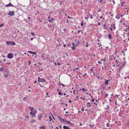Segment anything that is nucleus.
I'll list each match as a JSON object with an SVG mask.
<instances>
[{
  "mask_svg": "<svg viewBox=\"0 0 129 129\" xmlns=\"http://www.w3.org/2000/svg\"><path fill=\"white\" fill-rule=\"evenodd\" d=\"M116 18L117 19H119L120 18V17H119V15L118 13L116 15Z\"/></svg>",
  "mask_w": 129,
  "mask_h": 129,
  "instance_id": "obj_8",
  "label": "nucleus"
},
{
  "mask_svg": "<svg viewBox=\"0 0 129 129\" xmlns=\"http://www.w3.org/2000/svg\"><path fill=\"white\" fill-rule=\"evenodd\" d=\"M70 45V43L68 44V45H67V46H69Z\"/></svg>",
  "mask_w": 129,
  "mask_h": 129,
  "instance_id": "obj_49",
  "label": "nucleus"
},
{
  "mask_svg": "<svg viewBox=\"0 0 129 129\" xmlns=\"http://www.w3.org/2000/svg\"><path fill=\"white\" fill-rule=\"evenodd\" d=\"M81 110L82 111H84V109L83 108H82L81 109Z\"/></svg>",
  "mask_w": 129,
  "mask_h": 129,
  "instance_id": "obj_29",
  "label": "nucleus"
},
{
  "mask_svg": "<svg viewBox=\"0 0 129 129\" xmlns=\"http://www.w3.org/2000/svg\"><path fill=\"white\" fill-rule=\"evenodd\" d=\"M58 94L59 95H63L62 93H61V92H58Z\"/></svg>",
  "mask_w": 129,
  "mask_h": 129,
  "instance_id": "obj_22",
  "label": "nucleus"
},
{
  "mask_svg": "<svg viewBox=\"0 0 129 129\" xmlns=\"http://www.w3.org/2000/svg\"><path fill=\"white\" fill-rule=\"evenodd\" d=\"M49 118L50 119V121H52V118H51V116H50L49 117Z\"/></svg>",
  "mask_w": 129,
  "mask_h": 129,
  "instance_id": "obj_24",
  "label": "nucleus"
},
{
  "mask_svg": "<svg viewBox=\"0 0 129 129\" xmlns=\"http://www.w3.org/2000/svg\"><path fill=\"white\" fill-rule=\"evenodd\" d=\"M61 85H62L63 86H65V85H64L63 84H61Z\"/></svg>",
  "mask_w": 129,
  "mask_h": 129,
  "instance_id": "obj_41",
  "label": "nucleus"
},
{
  "mask_svg": "<svg viewBox=\"0 0 129 129\" xmlns=\"http://www.w3.org/2000/svg\"><path fill=\"white\" fill-rule=\"evenodd\" d=\"M57 117L58 119H59L60 121L62 122H64V123H66V120L62 118L60 116H57Z\"/></svg>",
  "mask_w": 129,
  "mask_h": 129,
  "instance_id": "obj_2",
  "label": "nucleus"
},
{
  "mask_svg": "<svg viewBox=\"0 0 129 129\" xmlns=\"http://www.w3.org/2000/svg\"><path fill=\"white\" fill-rule=\"evenodd\" d=\"M101 25V23L100 22H99L98 23V25Z\"/></svg>",
  "mask_w": 129,
  "mask_h": 129,
  "instance_id": "obj_48",
  "label": "nucleus"
},
{
  "mask_svg": "<svg viewBox=\"0 0 129 129\" xmlns=\"http://www.w3.org/2000/svg\"><path fill=\"white\" fill-rule=\"evenodd\" d=\"M42 129H45V127L44 126L42 127Z\"/></svg>",
  "mask_w": 129,
  "mask_h": 129,
  "instance_id": "obj_35",
  "label": "nucleus"
},
{
  "mask_svg": "<svg viewBox=\"0 0 129 129\" xmlns=\"http://www.w3.org/2000/svg\"><path fill=\"white\" fill-rule=\"evenodd\" d=\"M106 125L107 127H109L110 126V124L109 123H107Z\"/></svg>",
  "mask_w": 129,
  "mask_h": 129,
  "instance_id": "obj_20",
  "label": "nucleus"
},
{
  "mask_svg": "<svg viewBox=\"0 0 129 129\" xmlns=\"http://www.w3.org/2000/svg\"><path fill=\"white\" fill-rule=\"evenodd\" d=\"M14 11L11 12L10 11L8 13V14L9 15L11 16H12L14 15Z\"/></svg>",
  "mask_w": 129,
  "mask_h": 129,
  "instance_id": "obj_6",
  "label": "nucleus"
},
{
  "mask_svg": "<svg viewBox=\"0 0 129 129\" xmlns=\"http://www.w3.org/2000/svg\"><path fill=\"white\" fill-rule=\"evenodd\" d=\"M38 79V82H42V83H44L46 81L45 79L43 78H41L40 77H39Z\"/></svg>",
  "mask_w": 129,
  "mask_h": 129,
  "instance_id": "obj_3",
  "label": "nucleus"
},
{
  "mask_svg": "<svg viewBox=\"0 0 129 129\" xmlns=\"http://www.w3.org/2000/svg\"><path fill=\"white\" fill-rule=\"evenodd\" d=\"M3 24H1L0 25V27H2V26H3Z\"/></svg>",
  "mask_w": 129,
  "mask_h": 129,
  "instance_id": "obj_42",
  "label": "nucleus"
},
{
  "mask_svg": "<svg viewBox=\"0 0 129 129\" xmlns=\"http://www.w3.org/2000/svg\"><path fill=\"white\" fill-rule=\"evenodd\" d=\"M7 63L9 64H10L11 63V62H9L8 63Z\"/></svg>",
  "mask_w": 129,
  "mask_h": 129,
  "instance_id": "obj_57",
  "label": "nucleus"
},
{
  "mask_svg": "<svg viewBox=\"0 0 129 129\" xmlns=\"http://www.w3.org/2000/svg\"><path fill=\"white\" fill-rule=\"evenodd\" d=\"M29 108L30 109V110H31V108H31L30 106H29Z\"/></svg>",
  "mask_w": 129,
  "mask_h": 129,
  "instance_id": "obj_56",
  "label": "nucleus"
},
{
  "mask_svg": "<svg viewBox=\"0 0 129 129\" xmlns=\"http://www.w3.org/2000/svg\"><path fill=\"white\" fill-rule=\"evenodd\" d=\"M106 81V82L105 83L106 84V85H108V82L109 81H110V80H105Z\"/></svg>",
  "mask_w": 129,
  "mask_h": 129,
  "instance_id": "obj_15",
  "label": "nucleus"
},
{
  "mask_svg": "<svg viewBox=\"0 0 129 129\" xmlns=\"http://www.w3.org/2000/svg\"><path fill=\"white\" fill-rule=\"evenodd\" d=\"M33 39V38H31L30 39V40L32 41Z\"/></svg>",
  "mask_w": 129,
  "mask_h": 129,
  "instance_id": "obj_53",
  "label": "nucleus"
},
{
  "mask_svg": "<svg viewBox=\"0 0 129 129\" xmlns=\"http://www.w3.org/2000/svg\"><path fill=\"white\" fill-rule=\"evenodd\" d=\"M78 43H79L78 40H76L75 41V43H76V44H77Z\"/></svg>",
  "mask_w": 129,
  "mask_h": 129,
  "instance_id": "obj_18",
  "label": "nucleus"
},
{
  "mask_svg": "<svg viewBox=\"0 0 129 129\" xmlns=\"http://www.w3.org/2000/svg\"><path fill=\"white\" fill-rule=\"evenodd\" d=\"M63 46L64 47H66V44H64L63 45Z\"/></svg>",
  "mask_w": 129,
  "mask_h": 129,
  "instance_id": "obj_45",
  "label": "nucleus"
},
{
  "mask_svg": "<svg viewBox=\"0 0 129 129\" xmlns=\"http://www.w3.org/2000/svg\"><path fill=\"white\" fill-rule=\"evenodd\" d=\"M108 38L110 40V41H111V39L112 38V37L111 34H109L108 35Z\"/></svg>",
  "mask_w": 129,
  "mask_h": 129,
  "instance_id": "obj_9",
  "label": "nucleus"
},
{
  "mask_svg": "<svg viewBox=\"0 0 129 129\" xmlns=\"http://www.w3.org/2000/svg\"><path fill=\"white\" fill-rule=\"evenodd\" d=\"M108 94H105V97L106 98H107V96H108Z\"/></svg>",
  "mask_w": 129,
  "mask_h": 129,
  "instance_id": "obj_27",
  "label": "nucleus"
},
{
  "mask_svg": "<svg viewBox=\"0 0 129 129\" xmlns=\"http://www.w3.org/2000/svg\"><path fill=\"white\" fill-rule=\"evenodd\" d=\"M6 44L8 45H15V43L13 41H6Z\"/></svg>",
  "mask_w": 129,
  "mask_h": 129,
  "instance_id": "obj_1",
  "label": "nucleus"
},
{
  "mask_svg": "<svg viewBox=\"0 0 129 129\" xmlns=\"http://www.w3.org/2000/svg\"><path fill=\"white\" fill-rule=\"evenodd\" d=\"M57 64L59 65H60L61 64V63H57Z\"/></svg>",
  "mask_w": 129,
  "mask_h": 129,
  "instance_id": "obj_40",
  "label": "nucleus"
},
{
  "mask_svg": "<svg viewBox=\"0 0 129 129\" xmlns=\"http://www.w3.org/2000/svg\"><path fill=\"white\" fill-rule=\"evenodd\" d=\"M81 99H83V100H85V99L84 98H82V97H81Z\"/></svg>",
  "mask_w": 129,
  "mask_h": 129,
  "instance_id": "obj_51",
  "label": "nucleus"
},
{
  "mask_svg": "<svg viewBox=\"0 0 129 129\" xmlns=\"http://www.w3.org/2000/svg\"><path fill=\"white\" fill-rule=\"evenodd\" d=\"M28 52H29V53H32L33 54H36V52H33L31 51H28Z\"/></svg>",
  "mask_w": 129,
  "mask_h": 129,
  "instance_id": "obj_16",
  "label": "nucleus"
},
{
  "mask_svg": "<svg viewBox=\"0 0 129 129\" xmlns=\"http://www.w3.org/2000/svg\"><path fill=\"white\" fill-rule=\"evenodd\" d=\"M82 125V124L81 123H80V126L81 125Z\"/></svg>",
  "mask_w": 129,
  "mask_h": 129,
  "instance_id": "obj_63",
  "label": "nucleus"
},
{
  "mask_svg": "<svg viewBox=\"0 0 129 129\" xmlns=\"http://www.w3.org/2000/svg\"><path fill=\"white\" fill-rule=\"evenodd\" d=\"M68 18H71V17H69V16H68Z\"/></svg>",
  "mask_w": 129,
  "mask_h": 129,
  "instance_id": "obj_58",
  "label": "nucleus"
},
{
  "mask_svg": "<svg viewBox=\"0 0 129 129\" xmlns=\"http://www.w3.org/2000/svg\"><path fill=\"white\" fill-rule=\"evenodd\" d=\"M30 114H33V115H34V114H34L33 113V112H31L30 113Z\"/></svg>",
  "mask_w": 129,
  "mask_h": 129,
  "instance_id": "obj_30",
  "label": "nucleus"
},
{
  "mask_svg": "<svg viewBox=\"0 0 129 129\" xmlns=\"http://www.w3.org/2000/svg\"><path fill=\"white\" fill-rule=\"evenodd\" d=\"M75 47L74 46H73V47H72V49L73 50H74L75 49Z\"/></svg>",
  "mask_w": 129,
  "mask_h": 129,
  "instance_id": "obj_26",
  "label": "nucleus"
},
{
  "mask_svg": "<svg viewBox=\"0 0 129 129\" xmlns=\"http://www.w3.org/2000/svg\"><path fill=\"white\" fill-rule=\"evenodd\" d=\"M66 30V29H65V28H64L63 29V31H65Z\"/></svg>",
  "mask_w": 129,
  "mask_h": 129,
  "instance_id": "obj_38",
  "label": "nucleus"
},
{
  "mask_svg": "<svg viewBox=\"0 0 129 129\" xmlns=\"http://www.w3.org/2000/svg\"><path fill=\"white\" fill-rule=\"evenodd\" d=\"M8 70H6L4 72L5 75H4L6 78H7L8 76Z\"/></svg>",
  "mask_w": 129,
  "mask_h": 129,
  "instance_id": "obj_4",
  "label": "nucleus"
},
{
  "mask_svg": "<svg viewBox=\"0 0 129 129\" xmlns=\"http://www.w3.org/2000/svg\"><path fill=\"white\" fill-rule=\"evenodd\" d=\"M72 44L73 46H74L75 47H77V44H76V43H72Z\"/></svg>",
  "mask_w": 129,
  "mask_h": 129,
  "instance_id": "obj_17",
  "label": "nucleus"
},
{
  "mask_svg": "<svg viewBox=\"0 0 129 129\" xmlns=\"http://www.w3.org/2000/svg\"><path fill=\"white\" fill-rule=\"evenodd\" d=\"M115 24L114 23H112L111 25V27H113L114 29H115L116 27H115Z\"/></svg>",
  "mask_w": 129,
  "mask_h": 129,
  "instance_id": "obj_12",
  "label": "nucleus"
},
{
  "mask_svg": "<svg viewBox=\"0 0 129 129\" xmlns=\"http://www.w3.org/2000/svg\"><path fill=\"white\" fill-rule=\"evenodd\" d=\"M86 75V73H85V74H84L83 75V76H85Z\"/></svg>",
  "mask_w": 129,
  "mask_h": 129,
  "instance_id": "obj_39",
  "label": "nucleus"
},
{
  "mask_svg": "<svg viewBox=\"0 0 129 129\" xmlns=\"http://www.w3.org/2000/svg\"><path fill=\"white\" fill-rule=\"evenodd\" d=\"M129 11V9H128V10H127L126 11V12H128Z\"/></svg>",
  "mask_w": 129,
  "mask_h": 129,
  "instance_id": "obj_60",
  "label": "nucleus"
},
{
  "mask_svg": "<svg viewBox=\"0 0 129 129\" xmlns=\"http://www.w3.org/2000/svg\"><path fill=\"white\" fill-rule=\"evenodd\" d=\"M31 112H33V113L36 114V110L34 109L33 108H31L30 110Z\"/></svg>",
  "mask_w": 129,
  "mask_h": 129,
  "instance_id": "obj_7",
  "label": "nucleus"
},
{
  "mask_svg": "<svg viewBox=\"0 0 129 129\" xmlns=\"http://www.w3.org/2000/svg\"><path fill=\"white\" fill-rule=\"evenodd\" d=\"M13 56V55L12 53H9L7 55V57L9 58H12Z\"/></svg>",
  "mask_w": 129,
  "mask_h": 129,
  "instance_id": "obj_5",
  "label": "nucleus"
},
{
  "mask_svg": "<svg viewBox=\"0 0 129 129\" xmlns=\"http://www.w3.org/2000/svg\"><path fill=\"white\" fill-rule=\"evenodd\" d=\"M31 34L34 36L35 35V34L33 32L31 33Z\"/></svg>",
  "mask_w": 129,
  "mask_h": 129,
  "instance_id": "obj_28",
  "label": "nucleus"
},
{
  "mask_svg": "<svg viewBox=\"0 0 129 129\" xmlns=\"http://www.w3.org/2000/svg\"><path fill=\"white\" fill-rule=\"evenodd\" d=\"M87 103L89 105V107H90L91 106V105L90 104V103L89 102H88Z\"/></svg>",
  "mask_w": 129,
  "mask_h": 129,
  "instance_id": "obj_31",
  "label": "nucleus"
},
{
  "mask_svg": "<svg viewBox=\"0 0 129 129\" xmlns=\"http://www.w3.org/2000/svg\"><path fill=\"white\" fill-rule=\"evenodd\" d=\"M68 112H67H67H66V114H68Z\"/></svg>",
  "mask_w": 129,
  "mask_h": 129,
  "instance_id": "obj_55",
  "label": "nucleus"
},
{
  "mask_svg": "<svg viewBox=\"0 0 129 129\" xmlns=\"http://www.w3.org/2000/svg\"><path fill=\"white\" fill-rule=\"evenodd\" d=\"M66 123H68V124H69V125H70V124H71L72 125H73V124L72 123H71L70 122V121H67V120H66Z\"/></svg>",
  "mask_w": 129,
  "mask_h": 129,
  "instance_id": "obj_14",
  "label": "nucleus"
},
{
  "mask_svg": "<svg viewBox=\"0 0 129 129\" xmlns=\"http://www.w3.org/2000/svg\"><path fill=\"white\" fill-rule=\"evenodd\" d=\"M53 20H54V19H53V18H52L51 20H49V22H52Z\"/></svg>",
  "mask_w": 129,
  "mask_h": 129,
  "instance_id": "obj_21",
  "label": "nucleus"
},
{
  "mask_svg": "<svg viewBox=\"0 0 129 129\" xmlns=\"http://www.w3.org/2000/svg\"><path fill=\"white\" fill-rule=\"evenodd\" d=\"M6 6L7 7L13 6L14 7V6L12 5L11 3H9Z\"/></svg>",
  "mask_w": 129,
  "mask_h": 129,
  "instance_id": "obj_11",
  "label": "nucleus"
},
{
  "mask_svg": "<svg viewBox=\"0 0 129 129\" xmlns=\"http://www.w3.org/2000/svg\"><path fill=\"white\" fill-rule=\"evenodd\" d=\"M88 44H87L86 45V47H88Z\"/></svg>",
  "mask_w": 129,
  "mask_h": 129,
  "instance_id": "obj_59",
  "label": "nucleus"
},
{
  "mask_svg": "<svg viewBox=\"0 0 129 129\" xmlns=\"http://www.w3.org/2000/svg\"><path fill=\"white\" fill-rule=\"evenodd\" d=\"M42 117V115L41 114H40L38 116V118L40 120L41 119Z\"/></svg>",
  "mask_w": 129,
  "mask_h": 129,
  "instance_id": "obj_10",
  "label": "nucleus"
},
{
  "mask_svg": "<svg viewBox=\"0 0 129 129\" xmlns=\"http://www.w3.org/2000/svg\"><path fill=\"white\" fill-rule=\"evenodd\" d=\"M98 63L99 64H100L102 63V62H101L100 61H98Z\"/></svg>",
  "mask_w": 129,
  "mask_h": 129,
  "instance_id": "obj_37",
  "label": "nucleus"
},
{
  "mask_svg": "<svg viewBox=\"0 0 129 129\" xmlns=\"http://www.w3.org/2000/svg\"><path fill=\"white\" fill-rule=\"evenodd\" d=\"M49 127H50V128H51H51H53V127L52 126H51V125L50 126H49Z\"/></svg>",
  "mask_w": 129,
  "mask_h": 129,
  "instance_id": "obj_47",
  "label": "nucleus"
},
{
  "mask_svg": "<svg viewBox=\"0 0 129 129\" xmlns=\"http://www.w3.org/2000/svg\"><path fill=\"white\" fill-rule=\"evenodd\" d=\"M82 90H83V91H85V89L84 88H82Z\"/></svg>",
  "mask_w": 129,
  "mask_h": 129,
  "instance_id": "obj_44",
  "label": "nucleus"
},
{
  "mask_svg": "<svg viewBox=\"0 0 129 129\" xmlns=\"http://www.w3.org/2000/svg\"><path fill=\"white\" fill-rule=\"evenodd\" d=\"M4 70V68L3 67H1L0 68V71H3Z\"/></svg>",
  "mask_w": 129,
  "mask_h": 129,
  "instance_id": "obj_19",
  "label": "nucleus"
},
{
  "mask_svg": "<svg viewBox=\"0 0 129 129\" xmlns=\"http://www.w3.org/2000/svg\"><path fill=\"white\" fill-rule=\"evenodd\" d=\"M69 102L70 103H71V102H72V101H71V100H70L69 101Z\"/></svg>",
  "mask_w": 129,
  "mask_h": 129,
  "instance_id": "obj_50",
  "label": "nucleus"
},
{
  "mask_svg": "<svg viewBox=\"0 0 129 129\" xmlns=\"http://www.w3.org/2000/svg\"><path fill=\"white\" fill-rule=\"evenodd\" d=\"M94 68V67H93L92 68ZM90 70L91 71V73H92L93 72V69L92 68H91L90 69Z\"/></svg>",
  "mask_w": 129,
  "mask_h": 129,
  "instance_id": "obj_25",
  "label": "nucleus"
},
{
  "mask_svg": "<svg viewBox=\"0 0 129 129\" xmlns=\"http://www.w3.org/2000/svg\"><path fill=\"white\" fill-rule=\"evenodd\" d=\"M63 128L64 129H70V128L69 127V126H67L65 125L63 126Z\"/></svg>",
  "mask_w": 129,
  "mask_h": 129,
  "instance_id": "obj_13",
  "label": "nucleus"
},
{
  "mask_svg": "<svg viewBox=\"0 0 129 129\" xmlns=\"http://www.w3.org/2000/svg\"><path fill=\"white\" fill-rule=\"evenodd\" d=\"M94 16V14H93V15H90V18H91V19H92V18H93V16Z\"/></svg>",
  "mask_w": 129,
  "mask_h": 129,
  "instance_id": "obj_23",
  "label": "nucleus"
},
{
  "mask_svg": "<svg viewBox=\"0 0 129 129\" xmlns=\"http://www.w3.org/2000/svg\"><path fill=\"white\" fill-rule=\"evenodd\" d=\"M3 61H6V60L5 59H4V60H3Z\"/></svg>",
  "mask_w": 129,
  "mask_h": 129,
  "instance_id": "obj_61",
  "label": "nucleus"
},
{
  "mask_svg": "<svg viewBox=\"0 0 129 129\" xmlns=\"http://www.w3.org/2000/svg\"><path fill=\"white\" fill-rule=\"evenodd\" d=\"M63 94L64 95H66V94L65 93H64V94Z\"/></svg>",
  "mask_w": 129,
  "mask_h": 129,
  "instance_id": "obj_64",
  "label": "nucleus"
},
{
  "mask_svg": "<svg viewBox=\"0 0 129 129\" xmlns=\"http://www.w3.org/2000/svg\"><path fill=\"white\" fill-rule=\"evenodd\" d=\"M94 104L96 105H97L98 104L97 103H94Z\"/></svg>",
  "mask_w": 129,
  "mask_h": 129,
  "instance_id": "obj_54",
  "label": "nucleus"
},
{
  "mask_svg": "<svg viewBox=\"0 0 129 129\" xmlns=\"http://www.w3.org/2000/svg\"><path fill=\"white\" fill-rule=\"evenodd\" d=\"M29 117V116H26L25 117V118L27 119H28Z\"/></svg>",
  "mask_w": 129,
  "mask_h": 129,
  "instance_id": "obj_33",
  "label": "nucleus"
},
{
  "mask_svg": "<svg viewBox=\"0 0 129 129\" xmlns=\"http://www.w3.org/2000/svg\"><path fill=\"white\" fill-rule=\"evenodd\" d=\"M25 99H26V98H25V97H24V98H23V99L24 100H25Z\"/></svg>",
  "mask_w": 129,
  "mask_h": 129,
  "instance_id": "obj_62",
  "label": "nucleus"
},
{
  "mask_svg": "<svg viewBox=\"0 0 129 129\" xmlns=\"http://www.w3.org/2000/svg\"><path fill=\"white\" fill-rule=\"evenodd\" d=\"M101 61H105L104 62V63H105V59H103V60H102V59H101Z\"/></svg>",
  "mask_w": 129,
  "mask_h": 129,
  "instance_id": "obj_32",
  "label": "nucleus"
},
{
  "mask_svg": "<svg viewBox=\"0 0 129 129\" xmlns=\"http://www.w3.org/2000/svg\"><path fill=\"white\" fill-rule=\"evenodd\" d=\"M28 63H29V64H28L29 65L30 64H31V62L29 61H28Z\"/></svg>",
  "mask_w": 129,
  "mask_h": 129,
  "instance_id": "obj_34",
  "label": "nucleus"
},
{
  "mask_svg": "<svg viewBox=\"0 0 129 129\" xmlns=\"http://www.w3.org/2000/svg\"><path fill=\"white\" fill-rule=\"evenodd\" d=\"M94 101V100L93 99H93H92V101Z\"/></svg>",
  "mask_w": 129,
  "mask_h": 129,
  "instance_id": "obj_46",
  "label": "nucleus"
},
{
  "mask_svg": "<svg viewBox=\"0 0 129 129\" xmlns=\"http://www.w3.org/2000/svg\"><path fill=\"white\" fill-rule=\"evenodd\" d=\"M85 18L86 19H88V18H87V17H85Z\"/></svg>",
  "mask_w": 129,
  "mask_h": 129,
  "instance_id": "obj_52",
  "label": "nucleus"
},
{
  "mask_svg": "<svg viewBox=\"0 0 129 129\" xmlns=\"http://www.w3.org/2000/svg\"><path fill=\"white\" fill-rule=\"evenodd\" d=\"M95 16L97 17H98L99 16V15L98 14H97L96 15H95Z\"/></svg>",
  "mask_w": 129,
  "mask_h": 129,
  "instance_id": "obj_36",
  "label": "nucleus"
},
{
  "mask_svg": "<svg viewBox=\"0 0 129 129\" xmlns=\"http://www.w3.org/2000/svg\"><path fill=\"white\" fill-rule=\"evenodd\" d=\"M82 30H78V33H80V32H81V31Z\"/></svg>",
  "mask_w": 129,
  "mask_h": 129,
  "instance_id": "obj_43",
  "label": "nucleus"
}]
</instances>
